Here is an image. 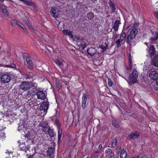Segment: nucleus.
I'll return each instance as SVG.
<instances>
[{
    "instance_id": "f704fd0d",
    "label": "nucleus",
    "mask_w": 158,
    "mask_h": 158,
    "mask_svg": "<svg viewBox=\"0 0 158 158\" xmlns=\"http://www.w3.org/2000/svg\"><path fill=\"white\" fill-rule=\"evenodd\" d=\"M48 134L51 136L52 137L54 135V133L52 130L48 129Z\"/></svg>"
},
{
    "instance_id": "13d9d810",
    "label": "nucleus",
    "mask_w": 158,
    "mask_h": 158,
    "mask_svg": "<svg viewBox=\"0 0 158 158\" xmlns=\"http://www.w3.org/2000/svg\"><path fill=\"white\" fill-rule=\"evenodd\" d=\"M145 44L147 46L148 45V44L147 43H145Z\"/></svg>"
},
{
    "instance_id": "2eb2a0df",
    "label": "nucleus",
    "mask_w": 158,
    "mask_h": 158,
    "mask_svg": "<svg viewBox=\"0 0 158 158\" xmlns=\"http://www.w3.org/2000/svg\"><path fill=\"white\" fill-rule=\"evenodd\" d=\"M54 150L52 147L48 148L47 153L48 156H49L50 158H53V156L52 155L53 153Z\"/></svg>"
},
{
    "instance_id": "49530a36",
    "label": "nucleus",
    "mask_w": 158,
    "mask_h": 158,
    "mask_svg": "<svg viewBox=\"0 0 158 158\" xmlns=\"http://www.w3.org/2000/svg\"><path fill=\"white\" fill-rule=\"evenodd\" d=\"M20 23H19V22L16 21V23H15L16 25L18 26H21L20 25Z\"/></svg>"
},
{
    "instance_id": "dca6fc26",
    "label": "nucleus",
    "mask_w": 158,
    "mask_h": 158,
    "mask_svg": "<svg viewBox=\"0 0 158 158\" xmlns=\"http://www.w3.org/2000/svg\"><path fill=\"white\" fill-rule=\"evenodd\" d=\"M152 63L155 66L158 67V55H156L154 57Z\"/></svg>"
},
{
    "instance_id": "2f4dec72",
    "label": "nucleus",
    "mask_w": 158,
    "mask_h": 158,
    "mask_svg": "<svg viewBox=\"0 0 158 158\" xmlns=\"http://www.w3.org/2000/svg\"><path fill=\"white\" fill-rule=\"evenodd\" d=\"M31 6H33V9L34 10L36 11H38V9L37 6L35 2H34L33 3Z\"/></svg>"
},
{
    "instance_id": "1a4fd4ad",
    "label": "nucleus",
    "mask_w": 158,
    "mask_h": 158,
    "mask_svg": "<svg viewBox=\"0 0 158 158\" xmlns=\"http://www.w3.org/2000/svg\"><path fill=\"white\" fill-rule=\"evenodd\" d=\"M48 105L47 102H44L41 104L39 108L41 111H43L44 113V114H46L47 113V110L48 109Z\"/></svg>"
},
{
    "instance_id": "b1692460",
    "label": "nucleus",
    "mask_w": 158,
    "mask_h": 158,
    "mask_svg": "<svg viewBox=\"0 0 158 158\" xmlns=\"http://www.w3.org/2000/svg\"><path fill=\"white\" fill-rule=\"evenodd\" d=\"M19 15L21 17V18L25 22L28 19L26 17L25 14L22 12H21L19 13Z\"/></svg>"
},
{
    "instance_id": "6e6552de",
    "label": "nucleus",
    "mask_w": 158,
    "mask_h": 158,
    "mask_svg": "<svg viewBox=\"0 0 158 158\" xmlns=\"http://www.w3.org/2000/svg\"><path fill=\"white\" fill-rule=\"evenodd\" d=\"M51 15L55 18L58 17L60 14V12L58 9L52 8L50 11Z\"/></svg>"
},
{
    "instance_id": "603ef678",
    "label": "nucleus",
    "mask_w": 158,
    "mask_h": 158,
    "mask_svg": "<svg viewBox=\"0 0 158 158\" xmlns=\"http://www.w3.org/2000/svg\"><path fill=\"white\" fill-rule=\"evenodd\" d=\"M75 38L76 39H77V40H80V37L78 36H76L75 37Z\"/></svg>"
},
{
    "instance_id": "a18cd8bd",
    "label": "nucleus",
    "mask_w": 158,
    "mask_h": 158,
    "mask_svg": "<svg viewBox=\"0 0 158 158\" xmlns=\"http://www.w3.org/2000/svg\"><path fill=\"white\" fill-rule=\"evenodd\" d=\"M83 42L82 43V44L83 45H82V47L83 48H85V47L86 46V44H85V42H84V44L83 43Z\"/></svg>"
},
{
    "instance_id": "9d476101",
    "label": "nucleus",
    "mask_w": 158,
    "mask_h": 158,
    "mask_svg": "<svg viewBox=\"0 0 158 158\" xmlns=\"http://www.w3.org/2000/svg\"><path fill=\"white\" fill-rule=\"evenodd\" d=\"M158 76V73L157 71L153 70L150 71L149 74V77L151 79L155 80Z\"/></svg>"
},
{
    "instance_id": "c756f323",
    "label": "nucleus",
    "mask_w": 158,
    "mask_h": 158,
    "mask_svg": "<svg viewBox=\"0 0 158 158\" xmlns=\"http://www.w3.org/2000/svg\"><path fill=\"white\" fill-rule=\"evenodd\" d=\"M62 130L60 128H59L58 129V140L59 141L60 140L62 135Z\"/></svg>"
},
{
    "instance_id": "680f3d73",
    "label": "nucleus",
    "mask_w": 158,
    "mask_h": 158,
    "mask_svg": "<svg viewBox=\"0 0 158 158\" xmlns=\"http://www.w3.org/2000/svg\"><path fill=\"white\" fill-rule=\"evenodd\" d=\"M131 158H138V157H132Z\"/></svg>"
},
{
    "instance_id": "473e14b6",
    "label": "nucleus",
    "mask_w": 158,
    "mask_h": 158,
    "mask_svg": "<svg viewBox=\"0 0 158 158\" xmlns=\"http://www.w3.org/2000/svg\"><path fill=\"white\" fill-rule=\"evenodd\" d=\"M129 65L130 66V68H129V69H131L132 67V59L131 58V55H129Z\"/></svg>"
},
{
    "instance_id": "423d86ee",
    "label": "nucleus",
    "mask_w": 158,
    "mask_h": 158,
    "mask_svg": "<svg viewBox=\"0 0 158 158\" xmlns=\"http://www.w3.org/2000/svg\"><path fill=\"white\" fill-rule=\"evenodd\" d=\"M19 146L20 150L26 152L27 151L29 150L30 145L28 142L26 141L23 143H21Z\"/></svg>"
},
{
    "instance_id": "7ed1b4c3",
    "label": "nucleus",
    "mask_w": 158,
    "mask_h": 158,
    "mask_svg": "<svg viewBox=\"0 0 158 158\" xmlns=\"http://www.w3.org/2000/svg\"><path fill=\"white\" fill-rule=\"evenodd\" d=\"M31 87L32 85L31 83L27 81L22 82L19 86L20 89L24 91L29 89Z\"/></svg>"
},
{
    "instance_id": "4d7b16f0",
    "label": "nucleus",
    "mask_w": 158,
    "mask_h": 158,
    "mask_svg": "<svg viewBox=\"0 0 158 158\" xmlns=\"http://www.w3.org/2000/svg\"><path fill=\"white\" fill-rule=\"evenodd\" d=\"M141 158H147V157L146 156H142Z\"/></svg>"
},
{
    "instance_id": "f8f14e48",
    "label": "nucleus",
    "mask_w": 158,
    "mask_h": 158,
    "mask_svg": "<svg viewBox=\"0 0 158 158\" xmlns=\"http://www.w3.org/2000/svg\"><path fill=\"white\" fill-rule=\"evenodd\" d=\"M87 52L91 56H93L97 53V51L95 48H90L87 49Z\"/></svg>"
},
{
    "instance_id": "0e129e2a",
    "label": "nucleus",
    "mask_w": 158,
    "mask_h": 158,
    "mask_svg": "<svg viewBox=\"0 0 158 158\" xmlns=\"http://www.w3.org/2000/svg\"><path fill=\"white\" fill-rule=\"evenodd\" d=\"M137 24H136L135 26H136Z\"/></svg>"
},
{
    "instance_id": "f3484780",
    "label": "nucleus",
    "mask_w": 158,
    "mask_h": 158,
    "mask_svg": "<svg viewBox=\"0 0 158 158\" xmlns=\"http://www.w3.org/2000/svg\"><path fill=\"white\" fill-rule=\"evenodd\" d=\"M26 59L28 64L29 68L31 69L32 67L33 64L30 57L29 56H27L26 58Z\"/></svg>"
},
{
    "instance_id": "4c0bfd02",
    "label": "nucleus",
    "mask_w": 158,
    "mask_h": 158,
    "mask_svg": "<svg viewBox=\"0 0 158 158\" xmlns=\"http://www.w3.org/2000/svg\"><path fill=\"white\" fill-rule=\"evenodd\" d=\"M25 22L26 23L28 26L31 28V24L30 23L28 19L26 21H25Z\"/></svg>"
},
{
    "instance_id": "79ce46f5",
    "label": "nucleus",
    "mask_w": 158,
    "mask_h": 158,
    "mask_svg": "<svg viewBox=\"0 0 158 158\" xmlns=\"http://www.w3.org/2000/svg\"><path fill=\"white\" fill-rule=\"evenodd\" d=\"M55 123H56V124L57 125V126L58 127H59L60 126V123H59V120H56Z\"/></svg>"
},
{
    "instance_id": "5701e85b",
    "label": "nucleus",
    "mask_w": 158,
    "mask_h": 158,
    "mask_svg": "<svg viewBox=\"0 0 158 158\" xmlns=\"http://www.w3.org/2000/svg\"><path fill=\"white\" fill-rule=\"evenodd\" d=\"M105 154L106 156L109 157L111 156L114 155V153L112 152V150L110 148L107 149L105 151Z\"/></svg>"
},
{
    "instance_id": "09e8293b",
    "label": "nucleus",
    "mask_w": 158,
    "mask_h": 158,
    "mask_svg": "<svg viewBox=\"0 0 158 158\" xmlns=\"http://www.w3.org/2000/svg\"><path fill=\"white\" fill-rule=\"evenodd\" d=\"M63 82H64L65 84L66 85H67L69 83V82L68 81H65L63 80Z\"/></svg>"
},
{
    "instance_id": "4be33fe9",
    "label": "nucleus",
    "mask_w": 158,
    "mask_h": 158,
    "mask_svg": "<svg viewBox=\"0 0 158 158\" xmlns=\"http://www.w3.org/2000/svg\"><path fill=\"white\" fill-rule=\"evenodd\" d=\"M0 12L4 14H6L7 10L5 6L0 4Z\"/></svg>"
},
{
    "instance_id": "39448f33",
    "label": "nucleus",
    "mask_w": 158,
    "mask_h": 158,
    "mask_svg": "<svg viewBox=\"0 0 158 158\" xmlns=\"http://www.w3.org/2000/svg\"><path fill=\"white\" fill-rule=\"evenodd\" d=\"M28 129L27 125V124H25V123L19 125L18 127V130L19 131H20L22 133L23 132L26 135L28 134L29 131H27Z\"/></svg>"
},
{
    "instance_id": "5fc2aeb1",
    "label": "nucleus",
    "mask_w": 158,
    "mask_h": 158,
    "mask_svg": "<svg viewBox=\"0 0 158 158\" xmlns=\"http://www.w3.org/2000/svg\"><path fill=\"white\" fill-rule=\"evenodd\" d=\"M92 158H98V156H94Z\"/></svg>"
},
{
    "instance_id": "a19ab883",
    "label": "nucleus",
    "mask_w": 158,
    "mask_h": 158,
    "mask_svg": "<svg viewBox=\"0 0 158 158\" xmlns=\"http://www.w3.org/2000/svg\"><path fill=\"white\" fill-rule=\"evenodd\" d=\"M155 17L158 19V12H155L154 13Z\"/></svg>"
},
{
    "instance_id": "de8ad7c7",
    "label": "nucleus",
    "mask_w": 158,
    "mask_h": 158,
    "mask_svg": "<svg viewBox=\"0 0 158 158\" xmlns=\"http://www.w3.org/2000/svg\"><path fill=\"white\" fill-rule=\"evenodd\" d=\"M4 135V134L2 133L0 135V138H2V137H3V136Z\"/></svg>"
},
{
    "instance_id": "864d4df0",
    "label": "nucleus",
    "mask_w": 158,
    "mask_h": 158,
    "mask_svg": "<svg viewBox=\"0 0 158 158\" xmlns=\"http://www.w3.org/2000/svg\"><path fill=\"white\" fill-rule=\"evenodd\" d=\"M110 158H115V157H114V155H113L110 156Z\"/></svg>"
},
{
    "instance_id": "c9c22d12",
    "label": "nucleus",
    "mask_w": 158,
    "mask_h": 158,
    "mask_svg": "<svg viewBox=\"0 0 158 158\" xmlns=\"http://www.w3.org/2000/svg\"><path fill=\"white\" fill-rule=\"evenodd\" d=\"M62 62L63 61H60L59 60H57L56 61V63L60 67L62 65Z\"/></svg>"
},
{
    "instance_id": "37998d69",
    "label": "nucleus",
    "mask_w": 158,
    "mask_h": 158,
    "mask_svg": "<svg viewBox=\"0 0 158 158\" xmlns=\"http://www.w3.org/2000/svg\"><path fill=\"white\" fill-rule=\"evenodd\" d=\"M15 66H16V65L14 64H12V65H7L6 66L7 67H10L12 68H14L15 67Z\"/></svg>"
},
{
    "instance_id": "7c9ffc66",
    "label": "nucleus",
    "mask_w": 158,
    "mask_h": 158,
    "mask_svg": "<svg viewBox=\"0 0 158 158\" xmlns=\"http://www.w3.org/2000/svg\"><path fill=\"white\" fill-rule=\"evenodd\" d=\"M117 143V139L116 138H114L113 139L112 141V146L114 147L116 146Z\"/></svg>"
},
{
    "instance_id": "f03ea898",
    "label": "nucleus",
    "mask_w": 158,
    "mask_h": 158,
    "mask_svg": "<svg viewBox=\"0 0 158 158\" xmlns=\"http://www.w3.org/2000/svg\"><path fill=\"white\" fill-rule=\"evenodd\" d=\"M138 31L137 28H134L132 29L128 35L127 38V42L129 43L131 41V40L135 38L136 35L138 33Z\"/></svg>"
},
{
    "instance_id": "e433bc0d",
    "label": "nucleus",
    "mask_w": 158,
    "mask_h": 158,
    "mask_svg": "<svg viewBox=\"0 0 158 158\" xmlns=\"http://www.w3.org/2000/svg\"><path fill=\"white\" fill-rule=\"evenodd\" d=\"M10 23L12 25H15V23H16V20L15 19H12L10 21Z\"/></svg>"
},
{
    "instance_id": "72a5a7b5",
    "label": "nucleus",
    "mask_w": 158,
    "mask_h": 158,
    "mask_svg": "<svg viewBox=\"0 0 158 158\" xmlns=\"http://www.w3.org/2000/svg\"><path fill=\"white\" fill-rule=\"evenodd\" d=\"M110 5L111 9L113 10V11H114L115 10V8L114 3L112 2H111L110 3Z\"/></svg>"
},
{
    "instance_id": "6ab92c4d",
    "label": "nucleus",
    "mask_w": 158,
    "mask_h": 158,
    "mask_svg": "<svg viewBox=\"0 0 158 158\" xmlns=\"http://www.w3.org/2000/svg\"><path fill=\"white\" fill-rule=\"evenodd\" d=\"M108 46L106 44H102L100 45L99 46V48L102 49L101 51L103 52L106 51L108 48Z\"/></svg>"
},
{
    "instance_id": "6e6d98bb",
    "label": "nucleus",
    "mask_w": 158,
    "mask_h": 158,
    "mask_svg": "<svg viewBox=\"0 0 158 158\" xmlns=\"http://www.w3.org/2000/svg\"><path fill=\"white\" fill-rule=\"evenodd\" d=\"M21 27L23 28V29L24 30H25L26 31H26L27 30V29H26L25 27Z\"/></svg>"
},
{
    "instance_id": "9b49d317",
    "label": "nucleus",
    "mask_w": 158,
    "mask_h": 158,
    "mask_svg": "<svg viewBox=\"0 0 158 158\" xmlns=\"http://www.w3.org/2000/svg\"><path fill=\"white\" fill-rule=\"evenodd\" d=\"M37 98L39 99L44 100L46 98V95L45 93L41 91H38L36 93Z\"/></svg>"
},
{
    "instance_id": "e2e57ef3",
    "label": "nucleus",
    "mask_w": 158,
    "mask_h": 158,
    "mask_svg": "<svg viewBox=\"0 0 158 158\" xmlns=\"http://www.w3.org/2000/svg\"><path fill=\"white\" fill-rule=\"evenodd\" d=\"M43 130V131H45L44 130Z\"/></svg>"
},
{
    "instance_id": "a211bd4d",
    "label": "nucleus",
    "mask_w": 158,
    "mask_h": 158,
    "mask_svg": "<svg viewBox=\"0 0 158 158\" xmlns=\"http://www.w3.org/2000/svg\"><path fill=\"white\" fill-rule=\"evenodd\" d=\"M148 51L149 55H150L151 56L154 55L155 53V48L152 45L150 46Z\"/></svg>"
},
{
    "instance_id": "20e7f679",
    "label": "nucleus",
    "mask_w": 158,
    "mask_h": 158,
    "mask_svg": "<svg viewBox=\"0 0 158 158\" xmlns=\"http://www.w3.org/2000/svg\"><path fill=\"white\" fill-rule=\"evenodd\" d=\"M126 34L125 32H123L120 37L119 39H118L116 41V44L118 47H119L124 44L126 40Z\"/></svg>"
},
{
    "instance_id": "393cba45",
    "label": "nucleus",
    "mask_w": 158,
    "mask_h": 158,
    "mask_svg": "<svg viewBox=\"0 0 158 158\" xmlns=\"http://www.w3.org/2000/svg\"><path fill=\"white\" fill-rule=\"evenodd\" d=\"M112 124L114 127L116 128H118L120 126L119 122L116 119H114L112 121Z\"/></svg>"
},
{
    "instance_id": "0eeeda50",
    "label": "nucleus",
    "mask_w": 158,
    "mask_h": 158,
    "mask_svg": "<svg viewBox=\"0 0 158 158\" xmlns=\"http://www.w3.org/2000/svg\"><path fill=\"white\" fill-rule=\"evenodd\" d=\"M10 76L7 74H4L0 77V80L1 82L4 83L9 82L11 80Z\"/></svg>"
},
{
    "instance_id": "aec40b11",
    "label": "nucleus",
    "mask_w": 158,
    "mask_h": 158,
    "mask_svg": "<svg viewBox=\"0 0 158 158\" xmlns=\"http://www.w3.org/2000/svg\"><path fill=\"white\" fill-rule=\"evenodd\" d=\"M120 24V21L118 20H116L113 26V28L115 31H117L118 30L119 24Z\"/></svg>"
},
{
    "instance_id": "cd10ccee",
    "label": "nucleus",
    "mask_w": 158,
    "mask_h": 158,
    "mask_svg": "<svg viewBox=\"0 0 158 158\" xmlns=\"http://www.w3.org/2000/svg\"><path fill=\"white\" fill-rule=\"evenodd\" d=\"M39 126L43 128H45L47 127L48 124L46 122L42 121L40 122Z\"/></svg>"
},
{
    "instance_id": "412c9836",
    "label": "nucleus",
    "mask_w": 158,
    "mask_h": 158,
    "mask_svg": "<svg viewBox=\"0 0 158 158\" xmlns=\"http://www.w3.org/2000/svg\"><path fill=\"white\" fill-rule=\"evenodd\" d=\"M60 68L63 71H65L68 69V64L65 62L63 61L62 62V65Z\"/></svg>"
},
{
    "instance_id": "3c124183",
    "label": "nucleus",
    "mask_w": 158,
    "mask_h": 158,
    "mask_svg": "<svg viewBox=\"0 0 158 158\" xmlns=\"http://www.w3.org/2000/svg\"><path fill=\"white\" fill-rule=\"evenodd\" d=\"M156 83L157 85L158 86V78L156 80Z\"/></svg>"
},
{
    "instance_id": "c03bdc74",
    "label": "nucleus",
    "mask_w": 158,
    "mask_h": 158,
    "mask_svg": "<svg viewBox=\"0 0 158 158\" xmlns=\"http://www.w3.org/2000/svg\"><path fill=\"white\" fill-rule=\"evenodd\" d=\"M86 104L82 103L81 106L83 109L85 108L86 106Z\"/></svg>"
},
{
    "instance_id": "a878e982",
    "label": "nucleus",
    "mask_w": 158,
    "mask_h": 158,
    "mask_svg": "<svg viewBox=\"0 0 158 158\" xmlns=\"http://www.w3.org/2000/svg\"><path fill=\"white\" fill-rule=\"evenodd\" d=\"M22 1L26 5L31 6L34 2L31 0H22Z\"/></svg>"
},
{
    "instance_id": "bf43d9fd",
    "label": "nucleus",
    "mask_w": 158,
    "mask_h": 158,
    "mask_svg": "<svg viewBox=\"0 0 158 158\" xmlns=\"http://www.w3.org/2000/svg\"><path fill=\"white\" fill-rule=\"evenodd\" d=\"M130 27V26H128L127 27H126V29H129Z\"/></svg>"
},
{
    "instance_id": "8fccbe9b",
    "label": "nucleus",
    "mask_w": 158,
    "mask_h": 158,
    "mask_svg": "<svg viewBox=\"0 0 158 158\" xmlns=\"http://www.w3.org/2000/svg\"><path fill=\"white\" fill-rule=\"evenodd\" d=\"M102 148V146L101 144L99 145V146L98 148L100 149H101Z\"/></svg>"
},
{
    "instance_id": "052dcab7",
    "label": "nucleus",
    "mask_w": 158,
    "mask_h": 158,
    "mask_svg": "<svg viewBox=\"0 0 158 158\" xmlns=\"http://www.w3.org/2000/svg\"><path fill=\"white\" fill-rule=\"evenodd\" d=\"M4 0H0V2H2Z\"/></svg>"
},
{
    "instance_id": "bb28decb",
    "label": "nucleus",
    "mask_w": 158,
    "mask_h": 158,
    "mask_svg": "<svg viewBox=\"0 0 158 158\" xmlns=\"http://www.w3.org/2000/svg\"><path fill=\"white\" fill-rule=\"evenodd\" d=\"M87 100V95L85 93L83 94L82 98V103L86 104Z\"/></svg>"
},
{
    "instance_id": "58836bf2",
    "label": "nucleus",
    "mask_w": 158,
    "mask_h": 158,
    "mask_svg": "<svg viewBox=\"0 0 158 158\" xmlns=\"http://www.w3.org/2000/svg\"><path fill=\"white\" fill-rule=\"evenodd\" d=\"M118 35L116 32L114 33L112 38L113 40H115L118 37Z\"/></svg>"
},
{
    "instance_id": "c85d7f7f",
    "label": "nucleus",
    "mask_w": 158,
    "mask_h": 158,
    "mask_svg": "<svg viewBox=\"0 0 158 158\" xmlns=\"http://www.w3.org/2000/svg\"><path fill=\"white\" fill-rule=\"evenodd\" d=\"M127 154V153L125 152L124 149H123L120 153V158H126Z\"/></svg>"
},
{
    "instance_id": "ea45409f",
    "label": "nucleus",
    "mask_w": 158,
    "mask_h": 158,
    "mask_svg": "<svg viewBox=\"0 0 158 158\" xmlns=\"http://www.w3.org/2000/svg\"><path fill=\"white\" fill-rule=\"evenodd\" d=\"M113 84V82L112 81H108V85L109 86L111 87V86H112Z\"/></svg>"
},
{
    "instance_id": "ddd939ff",
    "label": "nucleus",
    "mask_w": 158,
    "mask_h": 158,
    "mask_svg": "<svg viewBox=\"0 0 158 158\" xmlns=\"http://www.w3.org/2000/svg\"><path fill=\"white\" fill-rule=\"evenodd\" d=\"M62 32L64 35H68L70 38H72L73 35L72 31L68 29H64L62 31Z\"/></svg>"
},
{
    "instance_id": "4468645a",
    "label": "nucleus",
    "mask_w": 158,
    "mask_h": 158,
    "mask_svg": "<svg viewBox=\"0 0 158 158\" xmlns=\"http://www.w3.org/2000/svg\"><path fill=\"white\" fill-rule=\"evenodd\" d=\"M139 135V133L138 132L136 131L131 133L130 135H129V137L130 139H135L137 138Z\"/></svg>"
},
{
    "instance_id": "f257e3e1",
    "label": "nucleus",
    "mask_w": 158,
    "mask_h": 158,
    "mask_svg": "<svg viewBox=\"0 0 158 158\" xmlns=\"http://www.w3.org/2000/svg\"><path fill=\"white\" fill-rule=\"evenodd\" d=\"M138 75V73L135 69L133 71L132 74L129 75L127 81L129 83L133 84L136 83Z\"/></svg>"
}]
</instances>
